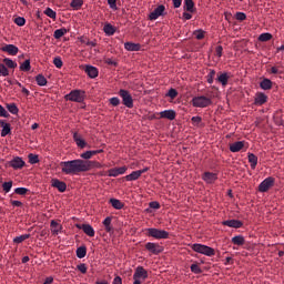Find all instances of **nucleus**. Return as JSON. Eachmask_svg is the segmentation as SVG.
Masks as SVG:
<instances>
[{
	"label": "nucleus",
	"mask_w": 284,
	"mask_h": 284,
	"mask_svg": "<svg viewBox=\"0 0 284 284\" xmlns=\"http://www.w3.org/2000/svg\"><path fill=\"white\" fill-rule=\"evenodd\" d=\"M60 168H61L62 174L74 175L81 172H90V170H94V168L99 170L103 168V164L97 161H85V160L77 159V160L60 162Z\"/></svg>",
	"instance_id": "obj_1"
},
{
	"label": "nucleus",
	"mask_w": 284,
	"mask_h": 284,
	"mask_svg": "<svg viewBox=\"0 0 284 284\" xmlns=\"http://www.w3.org/2000/svg\"><path fill=\"white\" fill-rule=\"evenodd\" d=\"M191 250H193V252H196V254H202L203 256H214L216 254V251H214L213 247L205 244H192Z\"/></svg>",
	"instance_id": "obj_2"
},
{
	"label": "nucleus",
	"mask_w": 284,
	"mask_h": 284,
	"mask_svg": "<svg viewBox=\"0 0 284 284\" xmlns=\"http://www.w3.org/2000/svg\"><path fill=\"white\" fill-rule=\"evenodd\" d=\"M65 101H73L74 103H83L85 101V91L72 90L69 94L64 95Z\"/></svg>",
	"instance_id": "obj_3"
},
{
	"label": "nucleus",
	"mask_w": 284,
	"mask_h": 284,
	"mask_svg": "<svg viewBox=\"0 0 284 284\" xmlns=\"http://www.w3.org/2000/svg\"><path fill=\"white\" fill-rule=\"evenodd\" d=\"M193 108H207L212 105V100L205 95L194 97L192 99Z\"/></svg>",
	"instance_id": "obj_4"
},
{
	"label": "nucleus",
	"mask_w": 284,
	"mask_h": 284,
	"mask_svg": "<svg viewBox=\"0 0 284 284\" xmlns=\"http://www.w3.org/2000/svg\"><path fill=\"white\" fill-rule=\"evenodd\" d=\"M125 108H134V100L128 90L121 89L119 92Z\"/></svg>",
	"instance_id": "obj_5"
},
{
	"label": "nucleus",
	"mask_w": 284,
	"mask_h": 284,
	"mask_svg": "<svg viewBox=\"0 0 284 284\" xmlns=\"http://www.w3.org/2000/svg\"><path fill=\"white\" fill-rule=\"evenodd\" d=\"M146 232L149 236H152V239H169L170 233L164 230L159 229H146Z\"/></svg>",
	"instance_id": "obj_6"
},
{
	"label": "nucleus",
	"mask_w": 284,
	"mask_h": 284,
	"mask_svg": "<svg viewBox=\"0 0 284 284\" xmlns=\"http://www.w3.org/2000/svg\"><path fill=\"white\" fill-rule=\"evenodd\" d=\"M163 14H165V6L160 4L149 14V19L150 21H156V19L163 17Z\"/></svg>",
	"instance_id": "obj_7"
},
{
	"label": "nucleus",
	"mask_w": 284,
	"mask_h": 284,
	"mask_svg": "<svg viewBox=\"0 0 284 284\" xmlns=\"http://www.w3.org/2000/svg\"><path fill=\"white\" fill-rule=\"evenodd\" d=\"M10 168L13 170H22V168H26V161H23L22 158L16 156L11 161L8 162Z\"/></svg>",
	"instance_id": "obj_8"
},
{
	"label": "nucleus",
	"mask_w": 284,
	"mask_h": 284,
	"mask_svg": "<svg viewBox=\"0 0 284 284\" xmlns=\"http://www.w3.org/2000/svg\"><path fill=\"white\" fill-rule=\"evenodd\" d=\"M141 278L145 281V278H148V272L143 266H138L133 274V281H141Z\"/></svg>",
	"instance_id": "obj_9"
},
{
	"label": "nucleus",
	"mask_w": 284,
	"mask_h": 284,
	"mask_svg": "<svg viewBox=\"0 0 284 284\" xmlns=\"http://www.w3.org/2000/svg\"><path fill=\"white\" fill-rule=\"evenodd\" d=\"M202 180L209 185H212V183H216V181L219 180V174L212 172H204V174L202 175Z\"/></svg>",
	"instance_id": "obj_10"
},
{
	"label": "nucleus",
	"mask_w": 284,
	"mask_h": 284,
	"mask_svg": "<svg viewBox=\"0 0 284 284\" xmlns=\"http://www.w3.org/2000/svg\"><path fill=\"white\" fill-rule=\"evenodd\" d=\"M272 185H274V178H266L258 185V192H267V190H270V187H272Z\"/></svg>",
	"instance_id": "obj_11"
},
{
	"label": "nucleus",
	"mask_w": 284,
	"mask_h": 284,
	"mask_svg": "<svg viewBox=\"0 0 284 284\" xmlns=\"http://www.w3.org/2000/svg\"><path fill=\"white\" fill-rule=\"evenodd\" d=\"M145 248L151 252V254H161V252H163V246L156 244V243H152V242H148L145 244Z\"/></svg>",
	"instance_id": "obj_12"
},
{
	"label": "nucleus",
	"mask_w": 284,
	"mask_h": 284,
	"mask_svg": "<svg viewBox=\"0 0 284 284\" xmlns=\"http://www.w3.org/2000/svg\"><path fill=\"white\" fill-rule=\"evenodd\" d=\"M2 52H7V54H10L11 57H17L19 54V47L14 44H6L1 48Z\"/></svg>",
	"instance_id": "obj_13"
},
{
	"label": "nucleus",
	"mask_w": 284,
	"mask_h": 284,
	"mask_svg": "<svg viewBox=\"0 0 284 284\" xmlns=\"http://www.w3.org/2000/svg\"><path fill=\"white\" fill-rule=\"evenodd\" d=\"M51 185L52 187H55L60 192H65V190H68V184H65V182L63 181H60L59 179H52Z\"/></svg>",
	"instance_id": "obj_14"
},
{
	"label": "nucleus",
	"mask_w": 284,
	"mask_h": 284,
	"mask_svg": "<svg viewBox=\"0 0 284 284\" xmlns=\"http://www.w3.org/2000/svg\"><path fill=\"white\" fill-rule=\"evenodd\" d=\"M51 233L53 236H59L63 232V225L59 224V222L52 220L51 221Z\"/></svg>",
	"instance_id": "obj_15"
},
{
	"label": "nucleus",
	"mask_w": 284,
	"mask_h": 284,
	"mask_svg": "<svg viewBox=\"0 0 284 284\" xmlns=\"http://www.w3.org/2000/svg\"><path fill=\"white\" fill-rule=\"evenodd\" d=\"M222 225H226L227 227H234L239 230V227H243V222L239 220H226L222 222Z\"/></svg>",
	"instance_id": "obj_16"
},
{
	"label": "nucleus",
	"mask_w": 284,
	"mask_h": 284,
	"mask_svg": "<svg viewBox=\"0 0 284 284\" xmlns=\"http://www.w3.org/2000/svg\"><path fill=\"white\" fill-rule=\"evenodd\" d=\"M125 172H128V166L111 169L109 170V176L116 178L120 176V174H125Z\"/></svg>",
	"instance_id": "obj_17"
},
{
	"label": "nucleus",
	"mask_w": 284,
	"mask_h": 284,
	"mask_svg": "<svg viewBox=\"0 0 284 284\" xmlns=\"http://www.w3.org/2000/svg\"><path fill=\"white\" fill-rule=\"evenodd\" d=\"M73 141L75 142V145L80 148V150L88 146V142H85L83 138L79 135V133H73Z\"/></svg>",
	"instance_id": "obj_18"
},
{
	"label": "nucleus",
	"mask_w": 284,
	"mask_h": 284,
	"mask_svg": "<svg viewBox=\"0 0 284 284\" xmlns=\"http://www.w3.org/2000/svg\"><path fill=\"white\" fill-rule=\"evenodd\" d=\"M84 72L90 79H97V77H99V69L92 65H87Z\"/></svg>",
	"instance_id": "obj_19"
},
{
	"label": "nucleus",
	"mask_w": 284,
	"mask_h": 284,
	"mask_svg": "<svg viewBox=\"0 0 284 284\" xmlns=\"http://www.w3.org/2000/svg\"><path fill=\"white\" fill-rule=\"evenodd\" d=\"M254 103L255 105H264V103H267V95L263 92L256 93Z\"/></svg>",
	"instance_id": "obj_20"
},
{
	"label": "nucleus",
	"mask_w": 284,
	"mask_h": 284,
	"mask_svg": "<svg viewBox=\"0 0 284 284\" xmlns=\"http://www.w3.org/2000/svg\"><path fill=\"white\" fill-rule=\"evenodd\" d=\"M161 119H169V121H174L176 119V112L174 110H165L160 112Z\"/></svg>",
	"instance_id": "obj_21"
},
{
	"label": "nucleus",
	"mask_w": 284,
	"mask_h": 284,
	"mask_svg": "<svg viewBox=\"0 0 284 284\" xmlns=\"http://www.w3.org/2000/svg\"><path fill=\"white\" fill-rule=\"evenodd\" d=\"M124 50H128V52H139V50H141V44L133 43V42H125Z\"/></svg>",
	"instance_id": "obj_22"
},
{
	"label": "nucleus",
	"mask_w": 284,
	"mask_h": 284,
	"mask_svg": "<svg viewBox=\"0 0 284 284\" xmlns=\"http://www.w3.org/2000/svg\"><path fill=\"white\" fill-rule=\"evenodd\" d=\"M0 125L2 128L1 136H8V134H10V132H11L10 123L4 122L3 120H0Z\"/></svg>",
	"instance_id": "obj_23"
},
{
	"label": "nucleus",
	"mask_w": 284,
	"mask_h": 284,
	"mask_svg": "<svg viewBox=\"0 0 284 284\" xmlns=\"http://www.w3.org/2000/svg\"><path fill=\"white\" fill-rule=\"evenodd\" d=\"M102 223L104 225L105 232H108L109 234L114 232V229H112V217L111 216L105 217Z\"/></svg>",
	"instance_id": "obj_24"
},
{
	"label": "nucleus",
	"mask_w": 284,
	"mask_h": 284,
	"mask_svg": "<svg viewBox=\"0 0 284 284\" xmlns=\"http://www.w3.org/2000/svg\"><path fill=\"white\" fill-rule=\"evenodd\" d=\"M242 148H245V142L237 141L230 145L231 152H241Z\"/></svg>",
	"instance_id": "obj_25"
},
{
	"label": "nucleus",
	"mask_w": 284,
	"mask_h": 284,
	"mask_svg": "<svg viewBox=\"0 0 284 284\" xmlns=\"http://www.w3.org/2000/svg\"><path fill=\"white\" fill-rule=\"evenodd\" d=\"M81 230L84 232V234H87V236L92 237L95 234L94 227H92L90 224H82Z\"/></svg>",
	"instance_id": "obj_26"
},
{
	"label": "nucleus",
	"mask_w": 284,
	"mask_h": 284,
	"mask_svg": "<svg viewBox=\"0 0 284 284\" xmlns=\"http://www.w3.org/2000/svg\"><path fill=\"white\" fill-rule=\"evenodd\" d=\"M103 32L106 34V37H112L116 32V29H114V26L106 23L103 27Z\"/></svg>",
	"instance_id": "obj_27"
},
{
	"label": "nucleus",
	"mask_w": 284,
	"mask_h": 284,
	"mask_svg": "<svg viewBox=\"0 0 284 284\" xmlns=\"http://www.w3.org/2000/svg\"><path fill=\"white\" fill-rule=\"evenodd\" d=\"M125 181H139L141 179V172L140 171H133L131 174L125 175Z\"/></svg>",
	"instance_id": "obj_28"
},
{
	"label": "nucleus",
	"mask_w": 284,
	"mask_h": 284,
	"mask_svg": "<svg viewBox=\"0 0 284 284\" xmlns=\"http://www.w3.org/2000/svg\"><path fill=\"white\" fill-rule=\"evenodd\" d=\"M109 203L114 207V210H123V202L118 199H110Z\"/></svg>",
	"instance_id": "obj_29"
},
{
	"label": "nucleus",
	"mask_w": 284,
	"mask_h": 284,
	"mask_svg": "<svg viewBox=\"0 0 284 284\" xmlns=\"http://www.w3.org/2000/svg\"><path fill=\"white\" fill-rule=\"evenodd\" d=\"M248 163H251L252 170H255L256 165H258V158L253 153H248Z\"/></svg>",
	"instance_id": "obj_30"
},
{
	"label": "nucleus",
	"mask_w": 284,
	"mask_h": 284,
	"mask_svg": "<svg viewBox=\"0 0 284 284\" xmlns=\"http://www.w3.org/2000/svg\"><path fill=\"white\" fill-rule=\"evenodd\" d=\"M231 242L233 245H245V237H243V235H236L232 237Z\"/></svg>",
	"instance_id": "obj_31"
},
{
	"label": "nucleus",
	"mask_w": 284,
	"mask_h": 284,
	"mask_svg": "<svg viewBox=\"0 0 284 284\" xmlns=\"http://www.w3.org/2000/svg\"><path fill=\"white\" fill-rule=\"evenodd\" d=\"M260 88L262 90H272V80L264 79L263 81L260 82Z\"/></svg>",
	"instance_id": "obj_32"
},
{
	"label": "nucleus",
	"mask_w": 284,
	"mask_h": 284,
	"mask_svg": "<svg viewBox=\"0 0 284 284\" xmlns=\"http://www.w3.org/2000/svg\"><path fill=\"white\" fill-rule=\"evenodd\" d=\"M184 10L186 12H194V0H184Z\"/></svg>",
	"instance_id": "obj_33"
},
{
	"label": "nucleus",
	"mask_w": 284,
	"mask_h": 284,
	"mask_svg": "<svg viewBox=\"0 0 284 284\" xmlns=\"http://www.w3.org/2000/svg\"><path fill=\"white\" fill-rule=\"evenodd\" d=\"M64 34H68V29L61 28L54 31L53 37L54 39H61V37H64Z\"/></svg>",
	"instance_id": "obj_34"
},
{
	"label": "nucleus",
	"mask_w": 284,
	"mask_h": 284,
	"mask_svg": "<svg viewBox=\"0 0 284 284\" xmlns=\"http://www.w3.org/2000/svg\"><path fill=\"white\" fill-rule=\"evenodd\" d=\"M85 254H88V248L85 246H80L77 248L78 258H85Z\"/></svg>",
	"instance_id": "obj_35"
},
{
	"label": "nucleus",
	"mask_w": 284,
	"mask_h": 284,
	"mask_svg": "<svg viewBox=\"0 0 284 284\" xmlns=\"http://www.w3.org/2000/svg\"><path fill=\"white\" fill-rule=\"evenodd\" d=\"M28 239H30V234L19 235L13 239V243H16V245H19V243H23V241H28Z\"/></svg>",
	"instance_id": "obj_36"
},
{
	"label": "nucleus",
	"mask_w": 284,
	"mask_h": 284,
	"mask_svg": "<svg viewBox=\"0 0 284 284\" xmlns=\"http://www.w3.org/2000/svg\"><path fill=\"white\" fill-rule=\"evenodd\" d=\"M44 14L49 17L50 19L55 20L57 19V11L52 10V8H47L44 10Z\"/></svg>",
	"instance_id": "obj_37"
},
{
	"label": "nucleus",
	"mask_w": 284,
	"mask_h": 284,
	"mask_svg": "<svg viewBox=\"0 0 284 284\" xmlns=\"http://www.w3.org/2000/svg\"><path fill=\"white\" fill-rule=\"evenodd\" d=\"M70 6L73 10H80L81 6H83V0H72Z\"/></svg>",
	"instance_id": "obj_38"
},
{
	"label": "nucleus",
	"mask_w": 284,
	"mask_h": 284,
	"mask_svg": "<svg viewBox=\"0 0 284 284\" xmlns=\"http://www.w3.org/2000/svg\"><path fill=\"white\" fill-rule=\"evenodd\" d=\"M36 81L40 87L48 85V80L41 74L37 75Z\"/></svg>",
	"instance_id": "obj_39"
},
{
	"label": "nucleus",
	"mask_w": 284,
	"mask_h": 284,
	"mask_svg": "<svg viewBox=\"0 0 284 284\" xmlns=\"http://www.w3.org/2000/svg\"><path fill=\"white\" fill-rule=\"evenodd\" d=\"M31 65L30 60H26L23 63L20 64V70L22 72H30Z\"/></svg>",
	"instance_id": "obj_40"
},
{
	"label": "nucleus",
	"mask_w": 284,
	"mask_h": 284,
	"mask_svg": "<svg viewBox=\"0 0 284 284\" xmlns=\"http://www.w3.org/2000/svg\"><path fill=\"white\" fill-rule=\"evenodd\" d=\"M7 109L11 114H19V108H17V104L14 103L8 104Z\"/></svg>",
	"instance_id": "obj_41"
},
{
	"label": "nucleus",
	"mask_w": 284,
	"mask_h": 284,
	"mask_svg": "<svg viewBox=\"0 0 284 284\" xmlns=\"http://www.w3.org/2000/svg\"><path fill=\"white\" fill-rule=\"evenodd\" d=\"M214 77H216V71L211 69L209 71V74L206 75L207 83H210V84L214 83Z\"/></svg>",
	"instance_id": "obj_42"
},
{
	"label": "nucleus",
	"mask_w": 284,
	"mask_h": 284,
	"mask_svg": "<svg viewBox=\"0 0 284 284\" xmlns=\"http://www.w3.org/2000/svg\"><path fill=\"white\" fill-rule=\"evenodd\" d=\"M4 65H7V68H17V62H14L12 59L10 58H6L3 60Z\"/></svg>",
	"instance_id": "obj_43"
},
{
	"label": "nucleus",
	"mask_w": 284,
	"mask_h": 284,
	"mask_svg": "<svg viewBox=\"0 0 284 284\" xmlns=\"http://www.w3.org/2000/svg\"><path fill=\"white\" fill-rule=\"evenodd\" d=\"M29 163H31V165L39 163V155L30 153Z\"/></svg>",
	"instance_id": "obj_44"
},
{
	"label": "nucleus",
	"mask_w": 284,
	"mask_h": 284,
	"mask_svg": "<svg viewBox=\"0 0 284 284\" xmlns=\"http://www.w3.org/2000/svg\"><path fill=\"white\" fill-rule=\"evenodd\" d=\"M80 158L81 161H90V159H92V153L90 151H85L80 154Z\"/></svg>",
	"instance_id": "obj_45"
},
{
	"label": "nucleus",
	"mask_w": 284,
	"mask_h": 284,
	"mask_svg": "<svg viewBox=\"0 0 284 284\" xmlns=\"http://www.w3.org/2000/svg\"><path fill=\"white\" fill-rule=\"evenodd\" d=\"M270 40H272V33H262L258 37V41L265 42V41H270Z\"/></svg>",
	"instance_id": "obj_46"
},
{
	"label": "nucleus",
	"mask_w": 284,
	"mask_h": 284,
	"mask_svg": "<svg viewBox=\"0 0 284 284\" xmlns=\"http://www.w3.org/2000/svg\"><path fill=\"white\" fill-rule=\"evenodd\" d=\"M229 77L227 73H222L220 74V77L217 78V81L220 83H222V85H225L227 83Z\"/></svg>",
	"instance_id": "obj_47"
},
{
	"label": "nucleus",
	"mask_w": 284,
	"mask_h": 284,
	"mask_svg": "<svg viewBox=\"0 0 284 284\" xmlns=\"http://www.w3.org/2000/svg\"><path fill=\"white\" fill-rule=\"evenodd\" d=\"M10 74V71H8V68L6 64H0V77H8Z\"/></svg>",
	"instance_id": "obj_48"
},
{
	"label": "nucleus",
	"mask_w": 284,
	"mask_h": 284,
	"mask_svg": "<svg viewBox=\"0 0 284 284\" xmlns=\"http://www.w3.org/2000/svg\"><path fill=\"white\" fill-rule=\"evenodd\" d=\"M2 189H3V192H6V194H8V192H10L12 190V181L4 182L2 184Z\"/></svg>",
	"instance_id": "obj_49"
},
{
	"label": "nucleus",
	"mask_w": 284,
	"mask_h": 284,
	"mask_svg": "<svg viewBox=\"0 0 284 284\" xmlns=\"http://www.w3.org/2000/svg\"><path fill=\"white\" fill-rule=\"evenodd\" d=\"M16 26H19L20 28L26 26V18L23 17H18L14 19Z\"/></svg>",
	"instance_id": "obj_50"
},
{
	"label": "nucleus",
	"mask_w": 284,
	"mask_h": 284,
	"mask_svg": "<svg viewBox=\"0 0 284 284\" xmlns=\"http://www.w3.org/2000/svg\"><path fill=\"white\" fill-rule=\"evenodd\" d=\"M53 65H55V68H59V69L63 68V60H61L60 57L54 58Z\"/></svg>",
	"instance_id": "obj_51"
},
{
	"label": "nucleus",
	"mask_w": 284,
	"mask_h": 284,
	"mask_svg": "<svg viewBox=\"0 0 284 284\" xmlns=\"http://www.w3.org/2000/svg\"><path fill=\"white\" fill-rule=\"evenodd\" d=\"M191 272H193V274H201V272L203 271L201 270V266H199V264H192Z\"/></svg>",
	"instance_id": "obj_52"
},
{
	"label": "nucleus",
	"mask_w": 284,
	"mask_h": 284,
	"mask_svg": "<svg viewBox=\"0 0 284 284\" xmlns=\"http://www.w3.org/2000/svg\"><path fill=\"white\" fill-rule=\"evenodd\" d=\"M194 37H195V39H197V40L204 39V37H205V31H203V30H196V31H194Z\"/></svg>",
	"instance_id": "obj_53"
},
{
	"label": "nucleus",
	"mask_w": 284,
	"mask_h": 284,
	"mask_svg": "<svg viewBox=\"0 0 284 284\" xmlns=\"http://www.w3.org/2000/svg\"><path fill=\"white\" fill-rule=\"evenodd\" d=\"M109 103H111V105H113L114 108H116V105L121 104V100L118 97H113L109 100Z\"/></svg>",
	"instance_id": "obj_54"
},
{
	"label": "nucleus",
	"mask_w": 284,
	"mask_h": 284,
	"mask_svg": "<svg viewBox=\"0 0 284 284\" xmlns=\"http://www.w3.org/2000/svg\"><path fill=\"white\" fill-rule=\"evenodd\" d=\"M14 193L19 194L20 196H23L24 194H28V189H26V187H17L14 190Z\"/></svg>",
	"instance_id": "obj_55"
},
{
	"label": "nucleus",
	"mask_w": 284,
	"mask_h": 284,
	"mask_svg": "<svg viewBox=\"0 0 284 284\" xmlns=\"http://www.w3.org/2000/svg\"><path fill=\"white\" fill-rule=\"evenodd\" d=\"M166 97H170V99H176V97H179V92H176L175 89H170Z\"/></svg>",
	"instance_id": "obj_56"
},
{
	"label": "nucleus",
	"mask_w": 284,
	"mask_h": 284,
	"mask_svg": "<svg viewBox=\"0 0 284 284\" xmlns=\"http://www.w3.org/2000/svg\"><path fill=\"white\" fill-rule=\"evenodd\" d=\"M79 272H81V274H87L88 273V266L85 264H79L78 266Z\"/></svg>",
	"instance_id": "obj_57"
},
{
	"label": "nucleus",
	"mask_w": 284,
	"mask_h": 284,
	"mask_svg": "<svg viewBox=\"0 0 284 284\" xmlns=\"http://www.w3.org/2000/svg\"><path fill=\"white\" fill-rule=\"evenodd\" d=\"M235 19H237V21H245V19H247V16H245L244 12H237L235 14Z\"/></svg>",
	"instance_id": "obj_58"
},
{
	"label": "nucleus",
	"mask_w": 284,
	"mask_h": 284,
	"mask_svg": "<svg viewBox=\"0 0 284 284\" xmlns=\"http://www.w3.org/2000/svg\"><path fill=\"white\" fill-rule=\"evenodd\" d=\"M0 116H3L4 119H8L10 116L8 111H6V109L1 104H0Z\"/></svg>",
	"instance_id": "obj_59"
},
{
	"label": "nucleus",
	"mask_w": 284,
	"mask_h": 284,
	"mask_svg": "<svg viewBox=\"0 0 284 284\" xmlns=\"http://www.w3.org/2000/svg\"><path fill=\"white\" fill-rule=\"evenodd\" d=\"M193 125H199L201 123V121H203V119H201V116H193L191 119Z\"/></svg>",
	"instance_id": "obj_60"
},
{
	"label": "nucleus",
	"mask_w": 284,
	"mask_h": 284,
	"mask_svg": "<svg viewBox=\"0 0 284 284\" xmlns=\"http://www.w3.org/2000/svg\"><path fill=\"white\" fill-rule=\"evenodd\" d=\"M215 52H216V57L221 59V57H223V47L221 45L216 47Z\"/></svg>",
	"instance_id": "obj_61"
},
{
	"label": "nucleus",
	"mask_w": 284,
	"mask_h": 284,
	"mask_svg": "<svg viewBox=\"0 0 284 284\" xmlns=\"http://www.w3.org/2000/svg\"><path fill=\"white\" fill-rule=\"evenodd\" d=\"M104 61H105V63H106L108 65H114V67L118 65V63L115 62V60H113L112 58H106Z\"/></svg>",
	"instance_id": "obj_62"
},
{
	"label": "nucleus",
	"mask_w": 284,
	"mask_h": 284,
	"mask_svg": "<svg viewBox=\"0 0 284 284\" xmlns=\"http://www.w3.org/2000/svg\"><path fill=\"white\" fill-rule=\"evenodd\" d=\"M111 10H116V0H108Z\"/></svg>",
	"instance_id": "obj_63"
},
{
	"label": "nucleus",
	"mask_w": 284,
	"mask_h": 284,
	"mask_svg": "<svg viewBox=\"0 0 284 284\" xmlns=\"http://www.w3.org/2000/svg\"><path fill=\"white\" fill-rule=\"evenodd\" d=\"M112 284H123L121 276H115Z\"/></svg>",
	"instance_id": "obj_64"
}]
</instances>
